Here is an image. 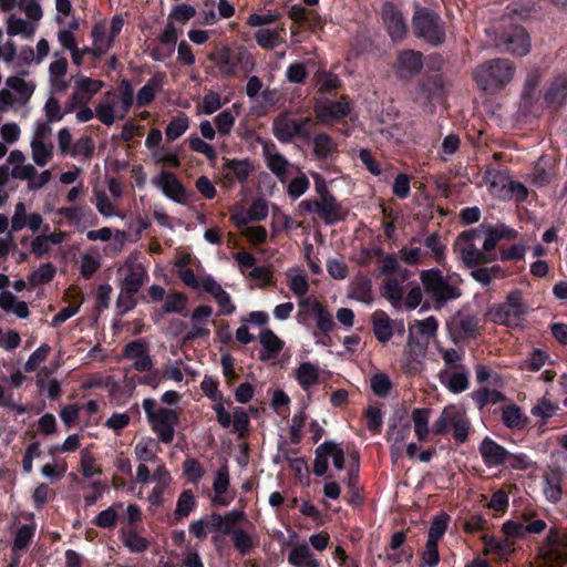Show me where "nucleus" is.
I'll return each instance as SVG.
<instances>
[{
  "label": "nucleus",
  "mask_w": 567,
  "mask_h": 567,
  "mask_svg": "<svg viewBox=\"0 0 567 567\" xmlns=\"http://www.w3.org/2000/svg\"><path fill=\"white\" fill-rule=\"evenodd\" d=\"M515 69L506 59H493L477 65L473 79L481 91L495 93L502 90L513 79Z\"/></svg>",
  "instance_id": "obj_1"
},
{
  "label": "nucleus",
  "mask_w": 567,
  "mask_h": 567,
  "mask_svg": "<svg viewBox=\"0 0 567 567\" xmlns=\"http://www.w3.org/2000/svg\"><path fill=\"white\" fill-rule=\"evenodd\" d=\"M425 296L433 301L435 310L462 296V289L437 268L423 270L420 275Z\"/></svg>",
  "instance_id": "obj_2"
},
{
  "label": "nucleus",
  "mask_w": 567,
  "mask_h": 567,
  "mask_svg": "<svg viewBox=\"0 0 567 567\" xmlns=\"http://www.w3.org/2000/svg\"><path fill=\"white\" fill-rule=\"evenodd\" d=\"M377 254L380 255L378 260L380 264L379 276L395 275V277H389L385 279L382 287V295L393 306H398L401 303L403 298V287L401 286V282L405 281L411 276V271L401 266L394 254L382 255V250L380 248L377 250Z\"/></svg>",
  "instance_id": "obj_3"
},
{
  "label": "nucleus",
  "mask_w": 567,
  "mask_h": 567,
  "mask_svg": "<svg viewBox=\"0 0 567 567\" xmlns=\"http://www.w3.org/2000/svg\"><path fill=\"white\" fill-rule=\"evenodd\" d=\"M528 307L518 289L511 291L505 301L488 308L486 315L496 324L516 328L522 324Z\"/></svg>",
  "instance_id": "obj_4"
},
{
  "label": "nucleus",
  "mask_w": 567,
  "mask_h": 567,
  "mask_svg": "<svg viewBox=\"0 0 567 567\" xmlns=\"http://www.w3.org/2000/svg\"><path fill=\"white\" fill-rule=\"evenodd\" d=\"M212 61L224 78H234L237 74V66L244 74L255 70L256 63L246 48H239L235 54L229 48L216 49L209 55Z\"/></svg>",
  "instance_id": "obj_5"
},
{
  "label": "nucleus",
  "mask_w": 567,
  "mask_h": 567,
  "mask_svg": "<svg viewBox=\"0 0 567 567\" xmlns=\"http://www.w3.org/2000/svg\"><path fill=\"white\" fill-rule=\"evenodd\" d=\"M155 400L151 398L143 400V409L152 430L157 434L161 442L169 444L174 439L175 426L179 421L178 413L166 408L155 410Z\"/></svg>",
  "instance_id": "obj_6"
},
{
  "label": "nucleus",
  "mask_w": 567,
  "mask_h": 567,
  "mask_svg": "<svg viewBox=\"0 0 567 567\" xmlns=\"http://www.w3.org/2000/svg\"><path fill=\"white\" fill-rule=\"evenodd\" d=\"M484 234V224L478 227L461 233L454 244L464 265L468 268L488 264L495 260V256H487L477 247Z\"/></svg>",
  "instance_id": "obj_7"
},
{
  "label": "nucleus",
  "mask_w": 567,
  "mask_h": 567,
  "mask_svg": "<svg viewBox=\"0 0 567 567\" xmlns=\"http://www.w3.org/2000/svg\"><path fill=\"white\" fill-rule=\"evenodd\" d=\"M412 25L414 34L431 45L437 47L445 41V27L441 17L427 9L419 8L413 14Z\"/></svg>",
  "instance_id": "obj_8"
},
{
  "label": "nucleus",
  "mask_w": 567,
  "mask_h": 567,
  "mask_svg": "<svg viewBox=\"0 0 567 567\" xmlns=\"http://www.w3.org/2000/svg\"><path fill=\"white\" fill-rule=\"evenodd\" d=\"M313 125L311 117L295 120L287 113L279 114L272 123V133L281 143H291L293 140L308 141L311 136L310 127Z\"/></svg>",
  "instance_id": "obj_9"
},
{
  "label": "nucleus",
  "mask_w": 567,
  "mask_h": 567,
  "mask_svg": "<svg viewBox=\"0 0 567 567\" xmlns=\"http://www.w3.org/2000/svg\"><path fill=\"white\" fill-rule=\"evenodd\" d=\"M35 85L20 76L6 79L4 87L0 90V110L7 111L14 106H24L33 95Z\"/></svg>",
  "instance_id": "obj_10"
},
{
  "label": "nucleus",
  "mask_w": 567,
  "mask_h": 567,
  "mask_svg": "<svg viewBox=\"0 0 567 567\" xmlns=\"http://www.w3.org/2000/svg\"><path fill=\"white\" fill-rule=\"evenodd\" d=\"M152 184L159 188L167 198L177 204L184 205L189 199L188 192L172 172L162 171L157 176L152 178Z\"/></svg>",
  "instance_id": "obj_11"
},
{
  "label": "nucleus",
  "mask_w": 567,
  "mask_h": 567,
  "mask_svg": "<svg viewBox=\"0 0 567 567\" xmlns=\"http://www.w3.org/2000/svg\"><path fill=\"white\" fill-rule=\"evenodd\" d=\"M318 193L320 195V208L318 216L324 221L326 225H334L343 220L348 210L338 203L337 198L327 189V187L318 186Z\"/></svg>",
  "instance_id": "obj_12"
},
{
  "label": "nucleus",
  "mask_w": 567,
  "mask_h": 567,
  "mask_svg": "<svg viewBox=\"0 0 567 567\" xmlns=\"http://www.w3.org/2000/svg\"><path fill=\"white\" fill-rule=\"evenodd\" d=\"M497 47L511 54L525 55L530 50V40L525 29L515 25L502 35Z\"/></svg>",
  "instance_id": "obj_13"
},
{
  "label": "nucleus",
  "mask_w": 567,
  "mask_h": 567,
  "mask_svg": "<svg viewBox=\"0 0 567 567\" xmlns=\"http://www.w3.org/2000/svg\"><path fill=\"white\" fill-rule=\"evenodd\" d=\"M427 341L415 336L413 328H409L408 342L403 352L402 368L405 371H415L426 354Z\"/></svg>",
  "instance_id": "obj_14"
},
{
  "label": "nucleus",
  "mask_w": 567,
  "mask_h": 567,
  "mask_svg": "<svg viewBox=\"0 0 567 567\" xmlns=\"http://www.w3.org/2000/svg\"><path fill=\"white\" fill-rule=\"evenodd\" d=\"M382 19L392 40H402L406 35L408 28L403 14L393 3H384Z\"/></svg>",
  "instance_id": "obj_15"
},
{
  "label": "nucleus",
  "mask_w": 567,
  "mask_h": 567,
  "mask_svg": "<svg viewBox=\"0 0 567 567\" xmlns=\"http://www.w3.org/2000/svg\"><path fill=\"white\" fill-rule=\"evenodd\" d=\"M350 113V104L343 97L341 101L322 100L315 105V114L319 122L324 123L341 120Z\"/></svg>",
  "instance_id": "obj_16"
},
{
  "label": "nucleus",
  "mask_w": 567,
  "mask_h": 567,
  "mask_svg": "<svg viewBox=\"0 0 567 567\" xmlns=\"http://www.w3.org/2000/svg\"><path fill=\"white\" fill-rule=\"evenodd\" d=\"M51 133V130L48 125H41L38 127L32 141H31V151H32V159L38 166L47 165L52 158V145H47L45 140Z\"/></svg>",
  "instance_id": "obj_17"
},
{
  "label": "nucleus",
  "mask_w": 567,
  "mask_h": 567,
  "mask_svg": "<svg viewBox=\"0 0 567 567\" xmlns=\"http://www.w3.org/2000/svg\"><path fill=\"white\" fill-rule=\"evenodd\" d=\"M423 68V55L419 51L405 50L398 56L396 73L401 79L417 75Z\"/></svg>",
  "instance_id": "obj_18"
},
{
  "label": "nucleus",
  "mask_w": 567,
  "mask_h": 567,
  "mask_svg": "<svg viewBox=\"0 0 567 567\" xmlns=\"http://www.w3.org/2000/svg\"><path fill=\"white\" fill-rule=\"evenodd\" d=\"M439 381L452 393H461L468 388L470 370L461 369H442L437 374Z\"/></svg>",
  "instance_id": "obj_19"
},
{
  "label": "nucleus",
  "mask_w": 567,
  "mask_h": 567,
  "mask_svg": "<svg viewBox=\"0 0 567 567\" xmlns=\"http://www.w3.org/2000/svg\"><path fill=\"white\" fill-rule=\"evenodd\" d=\"M450 329L458 338L475 339L478 334V318L475 315L457 312L451 319Z\"/></svg>",
  "instance_id": "obj_20"
},
{
  "label": "nucleus",
  "mask_w": 567,
  "mask_h": 567,
  "mask_svg": "<svg viewBox=\"0 0 567 567\" xmlns=\"http://www.w3.org/2000/svg\"><path fill=\"white\" fill-rule=\"evenodd\" d=\"M516 235V231L513 228H509L506 225H497L496 227H489L484 224V234L482 237V251L487 256H495L494 252L495 247L502 238L512 239Z\"/></svg>",
  "instance_id": "obj_21"
},
{
  "label": "nucleus",
  "mask_w": 567,
  "mask_h": 567,
  "mask_svg": "<svg viewBox=\"0 0 567 567\" xmlns=\"http://www.w3.org/2000/svg\"><path fill=\"white\" fill-rule=\"evenodd\" d=\"M480 453L487 467H496L505 464L509 452L489 437H485L480 444Z\"/></svg>",
  "instance_id": "obj_22"
},
{
  "label": "nucleus",
  "mask_w": 567,
  "mask_h": 567,
  "mask_svg": "<svg viewBox=\"0 0 567 567\" xmlns=\"http://www.w3.org/2000/svg\"><path fill=\"white\" fill-rule=\"evenodd\" d=\"M124 357L133 361L136 371H148L153 367L147 346L141 341H132L124 348Z\"/></svg>",
  "instance_id": "obj_23"
},
{
  "label": "nucleus",
  "mask_w": 567,
  "mask_h": 567,
  "mask_svg": "<svg viewBox=\"0 0 567 567\" xmlns=\"http://www.w3.org/2000/svg\"><path fill=\"white\" fill-rule=\"evenodd\" d=\"M293 377L303 391H309L319 383L320 368L312 362H302L293 372Z\"/></svg>",
  "instance_id": "obj_24"
},
{
  "label": "nucleus",
  "mask_w": 567,
  "mask_h": 567,
  "mask_svg": "<svg viewBox=\"0 0 567 567\" xmlns=\"http://www.w3.org/2000/svg\"><path fill=\"white\" fill-rule=\"evenodd\" d=\"M372 329L375 339L381 343H386L393 337V323L386 312L377 310L371 317Z\"/></svg>",
  "instance_id": "obj_25"
},
{
  "label": "nucleus",
  "mask_w": 567,
  "mask_h": 567,
  "mask_svg": "<svg viewBox=\"0 0 567 567\" xmlns=\"http://www.w3.org/2000/svg\"><path fill=\"white\" fill-rule=\"evenodd\" d=\"M349 297L370 305L373 301L372 282L365 276L355 277L349 286Z\"/></svg>",
  "instance_id": "obj_26"
},
{
  "label": "nucleus",
  "mask_w": 567,
  "mask_h": 567,
  "mask_svg": "<svg viewBox=\"0 0 567 567\" xmlns=\"http://www.w3.org/2000/svg\"><path fill=\"white\" fill-rule=\"evenodd\" d=\"M230 534L233 545L241 556L248 555L254 548L259 546V537L255 534H249L243 528H235Z\"/></svg>",
  "instance_id": "obj_27"
},
{
  "label": "nucleus",
  "mask_w": 567,
  "mask_h": 567,
  "mask_svg": "<svg viewBox=\"0 0 567 567\" xmlns=\"http://www.w3.org/2000/svg\"><path fill=\"white\" fill-rule=\"evenodd\" d=\"M259 341L264 348V352L260 353L262 361L275 358L284 348V342L270 329L261 330Z\"/></svg>",
  "instance_id": "obj_28"
},
{
  "label": "nucleus",
  "mask_w": 567,
  "mask_h": 567,
  "mask_svg": "<svg viewBox=\"0 0 567 567\" xmlns=\"http://www.w3.org/2000/svg\"><path fill=\"white\" fill-rule=\"evenodd\" d=\"M561 474L558 471H549L544 476V495L550 503H558L563 496Z\"/></svg>",
  "instance_id": "obj_29"
},
{
  "label": "nucleus",
  "mask_w": 567,
  "mask_h": 567,
  "mask_svg": "<svg viewBox=\"0 0 567 567\" xmlns=\"http://www.w3.org/2000/svg\"><path fill=\"white\" fill-rule=\"evenodd\" d=\"M301 308H311V311L316 315L317 318V327L322 332H330L333 327V318L332 315L319 302H310L309 299H302L299 302Z\"/></svg>",
  "instance_id": "obj_30"
},
{
  "label": "nucleus",
  "mask_w": 567,
  "mask_h": 567,
  "mask_svg": "<svg viewBox=\"0 0 567 567\" xmlns=\"http://www.w3.org/2000/svg\"><path fill=\"white\" fill-rule=\"evenodd\" d=\"M288 563L296 567H319V561L313 557L307 544L295 545L288 555Z\"/></svg>",
  "instance_id": "obj_31"
},
{
  "label": "nucleus",
  "mask_w": 567,
  "mask_h": 567,
  "mask_svg": "<svg viewBox=\"0 0 567 567\" xmlns=\"http://www.w3.org/2000/svg\"><path fill=\"white\" fill-rule=\"evenodd\" d=\"M93 45L91 48L92 55L99 58L105 54L113 45L114 39L111 38L105 29V25L99 23L92 29Z\"/></svg>",
  "instance_id": "obj_32"
},
{
  "label": "nucleus",
  "mask_w": 567,
  "mask_h": 567,
  "mask_svg": "<svg viewBox=\"0 0 567 567\" xmlns=\"http://www.w3.org/2000/svg\"><path fill=\"white\" fill-rule=\"evenodd\" d=\"M410 422L403 415H398L392 419L388 431V441L390 444L403 445V442L410 435Z\"/></svg>",
  "instance_id": "obj_33"
},
{
  "label": "nucleus",
  "mask_w": 567,
  "mask_h": 567,
  "mask_svg": "<svg viewBox=\"0 0 567 567\" xmlns=\"http://www.w3.org/2000/svg\"><path fill=\"white\" fill-rule=\"evenodd\" d=\"M147 279L148 275L146 269L142 265H137L121 281L120 288L125 290V293H137Z\"/></svg>",
  "instance_id": "obj_34"
},
{
  "label": "nucleus",
  "mask_w": 567,
  "mask_h": 567,
  "mask_svg": "<svg viewBox=\"0 0 567 567\" xmlns=\"http://www.w3.org/2000/svg\"><path fill=\"white\" fill-rule=\"evenodd\" d=\"M162 82L163 79L159 75L151 78L147 83L138 90L135 99L136 106L144 107L151 104L155 99L156 92L162 90Z\"/></svg>",
  "instance_id": "obj_35"
},
{
  "label": "nucleus",
  "mask_w": 567,
  "mask_h": 567,
  "mask_svg": "<svg viewBox=\"0 0 567 567\" xmlns=\"http://www.w3.org/2000/svg\"><path fill=\"white\" fill-rule=\"evenodd\" d=\"M74 81V90L79 92L84 99L87 96L90 102L92 96L96 94L103 86L104 83L100 80H93L82 73H76L72 76Z\"/></svg>",
  "instance_id": "obj_36"
},
{
  "label": "nucleus",
  "mask_w": 567,
  "mask_h": 567,
  "mask_svg": "<svg viewBox=\"0 0 567 567\" xmlns=\"http://www.w3.org/2000/svg\"><path fill=\"white\" fill-rule=\"evenodd\" d=\"M487 184L489 192L499 198H507L508 197V186L511 184V177L499 171L489 172L487 177Z\"/></svg>",
  "instance_id": "obj_37"
},
{
  "label": "nucleus",
  "mask_w": 567,
  "mask_h": 567,
  "mask_svg": "<svg viewBox=\"0 0 567 567\" xmlns=\"http://www.w3.org/2000/svg\"><path fill=\"white\" fill-rule=\"evenodd\" d=\"M264 155L268 168L280 178L285 176L289 163L280 153L276 152L275 145H266Z\"/></svg>",
  "instance_id": "obj_38"
},
{
  "label": "nucleus",
  "mask_w": 567,
  "mask_h": 567,
  "mask_svg": "<svg viewBox=\"0 0 567 567\" xmlns=\"http://www.w3.org/2000/svg\"><path fill=\"white\" fill-rule=\"evenodd\" d=\"M461 412L453 408H445L441 412L440 416L434 421L432 431L435 434L444 435L452 431L454 422L461 416Z\"/></svg>",
  "instance_id": "obj_39"
},
{
  "label": "nucleus",
  "mask_w": 567,
  "mask_h": 567,
  "mask_svg": "<svg viewBox=\"0 0 567 567\" xmlns=\"http://www.w3.org/2000/svg\"><path fill=\"white\" fill-rule=\"evenodd\" d=\"M228 487H229V473H228L227 465L224 464L223 466H220L217 470V472L215 474L214 483H213V489L216 494V496L214 498L215 503L224 505V506H227L229 504V502L223 497V495L227 492Z\"/></svg>",
  "instance_id": "obj_40"
},
{
  "label": "nucleus",
  "mask_w": 567,
  "mask_h": 567,
  "mask_svg": "<svg viewBox=\"0 0 567 567\" xmlns=\"http://www.w3.org/2000/svg\"><path fill=\"white\" fill-rule=\"evenodd\" d=\"M114 97L115 95L112 92H106L95 107V116L107 126L115 122Z\"/></svg>",
  "instance_id": "obj_41"
},
{
  "label": "nucleus",
  "mask_w": 567,
  "mask_h": 567,
  "mask_svg": "<svg viewBox=\"0 0 567 567\" xmlns=\"http://www.w3.org/2000/svg\"><path fill=\"white\" fill-rule=\"evenodd\" d=\"M430 414L431 409L427 408H416L412 411L411 419L413 421L414 432L419 441H424L429 435Z\"/></svg>",
  "instance_id": "obj_42"
},
{
  "label": "nucleus",
  "mask_w": 567,
  "mask_h": 567,
  "mask_svg": "<svg viewBox=\"0 0 567 567\" xmlns=\"http://www.w3.org/2000/svg\"><path fill=\"white\" fill-rule=\"evenodd\" d=\"M337 152V144L327 134L320 133L313 137V155L318 159H327Z\"/></svg>",
  "instance_id": "obj_43"
},
{
  "label": "nucleus",
  "mask_w": 567,
  "mask_h": 567,
  "mask_svg": "<svg viewBox=\"0 0 567 567\" xmlns=\"http://www.w3.org/2000/svg\"><path fill=\"white\" fill-rule=\"evenodd\" d=\"M34 534H35V523L34 522L19 527L16 533L14 539H13L12 551L16 555H19L21 551L25 550L29 547V545L31 544V542L34 537Z\"/></svg>",
  "instance_id": "obj_44"
},
{
  "label": "nucleus",
  "mask_w": 567,
  "mask_h": 567,
  "mask_svg": "<svg viewBox=\"0 0 567 567\" xmlns=\"http://www.w3.org/2000/svg\"><path fill=\"white\" fill-rule=\"evenodd\" d=\"M406 539V535L404 532H395L392 535L391 543L389 548L386 549V559L392 564H399L403 556L405 555L406 559L412 557V554H406L404 550L399 551Z\"/></svg>",
  "instance_id": "obj_45"
},
{
  "label": "nucleus",
  "mask_w": 567,
  "mask_h": 567,
  "mask_svg": "<svg viewBox=\"0 0 567 567\" xmlns=\"http://www.w3.org/2000/svg\"><path fill=\"white\" fill-rule=\"evenodd\" d=\"M195 496L190 489H186L182 492V494L178 496L176 508L174 511V517L177 520H183L189 516V514L195 509Z\"/></svg>",
  "instance_id": "obj_46"
},
{
  "label": "nucleus",
  "mask_w": 567,
  "mask_h": 567,
  "mask_svg": "<svg viewBox=\"0 0 567 567\" xmlns=\"http://www.w3.org/2000/svg\"><path fill=\"white\" fill-rule=\"evenodd\" d=\"M282 31H284V29H280V30L259 29L255 33L256 42L262 49L272 50L284 41L281 38Z\"/></svg>",
  "instance_id": "obj_47"
},
{
  "label": "nucleus",
  "mask_w": 567,
  "mask_h": 567,
  "mask_svg": "<svg viewBox=\"0 0 567 567\" xmlns=\"http://www.w3.org/2000/svg\"><path fill=\"white\" fill-rule=\"evenodd\" d=\"M526 417H524L522 410L516 404L507 405L502 412L503 424L512 430L522 429L525 425Z\"/></svg>",
  "instance_id": "obj_48"
},
{
  "label": "nucleus",
  "mask_w": 567,
  "mask_h": 567,
  "mask_svg": "<svg viewBox=\"0 0 567 567\" xmlns=\"http://www.w3.org/2000/svg\"><path fill=\"white\" fill-rule=\"evenodd\" d=\"M472 398L480 410L487 404H497L505 401V395L497 390H489L486 388L478 389L472 394Z\"/></svg>",
  "instance_id": "obj_49"
},
{
  "label": "nucleus",
  "mask_w": 567,
  "mask_h": 567,
  "mask_svg": "<svg viewBox=\"0 0 567 567\" xmlns=\"http://www.w3.org/2000/svg\"><path fill=\"white\" fill-rule=\"evenodd\" d=\"M55 272V266L52 262H45L29 275L28 281L32 287H38L50 282L54 278Z\"/></svg>",
  "instance_id": "obj_50"
},
{
  "label": "nucleus",
  "mask_w": 567,
  "mask_h": 567,
  "mask_svg": "<svg viewBox=\"0 0 567 567\" xmlns=\"http://www.w3.org/2000/svg\"><path fill=\"white\" fill-rule=\"evenodd\" d=\"M546 103L553 109H558L567 101L566 82H555L545 95Z\"/></svg>",
  "instance_id": "obj_51"
},
{
  "label": "nucleus",
  "mask_w": 567,
  "mask_h": 567,
  "mask_svg": "<svg viewBox=\"0 0 567 567\" xmlns=\"http://www.w3.org/2000/svg\"><path fill=\"white\" fill-rule=\"evenodd\" d=\"M410 328H413V332L419 333L423 341H427L435 337L439 329V321L435 317L430 316L423 320H416Z\"/></svg>",
  "instance_id": "obj_52"
},
{
  "label": "nucleus",
  "mask_w": 567,
  "mask_h": 567,
  "mask_svg": "<svg viewBox=\"0 0 567 567\" xmlns=\"http://www.w3.org/2000/svg\"><path fill=\"white\" fill-rule=\"evenodd\" d=\"M34 33V28L30 25L22 18L10 16L7 22V34L10 37L22 35L27 39L31 38Z\"/></svg>",
  "instance_id": "obj_53"
},
{
  "label": "nucleus",
  "mask_w": 567,
  "mask_h": 567,
  "mask_svg": "<svg viewBox=\"0 0 567 567\" xmlns=\"http://www.w3.org/2000/svg\"><path fill=\"white\" fill-rule=\"evenodd\" d=\"M58 40L60 44L71 52L73 64L80 66L81 65V56L79 52V48L75 42L74 34L71 30H60L58 33Z\"/></svg>",
  "instance_id": "obj_54"
},
{
  "label": "nucleus",
  "mask_w": 567,
  "mask_h": 567,
  "mask_svg": "<svg viewBox=\"0 0 567 567\" xmlns=\"http://www.w3.org/2000/svg\"><path fill=\"white\" fill-rule=\"evenodd\" d=\"M189 120L186 115L173 117L165 128V135L168 141H175L181 137L188 128Z\"/></svg>",
  "instance_id": "obj_55"
},
{
  "label": "nucleus",
  "mask_w": 567,
  "mask_h": 567,
  "mask_svg": "<svg viewBox=\"0 0 567 567\" xmlns=\"http://www.w3.org/2000/svg\"><path fill=\"white\" fill-rule=\"evenodd\" d=\"M449 520L450 516L444 512L436 515L429 528L427 539L437 543L445 534Z\"/></svg>",
  "instance_id": "obj_56"
},
{
  "label": "nucleus",
  "mask_w": 567,
  "mask_h": 567,
  "mask_svg": "<svg viewBox=\"0 0 567 567\" xmlns=\"http://www.w3.org/2000/svg\"><path fill=\"white\" fill-rule=\"evenodd\" d=\"M187 305V297L181 292H174L166 296L163 312L164 313H182Z\"/></svg>",
  "instance_id": "obj_57"
},
{
  "label": "nucleus",
  "mask_w": 567,
  "mask_h": 567,
  "mask_svg": "<svg viewBox=\"0 0 567 567\" xmlns=\"http://www.w3.org/2000/svg\"><path fill=\"white\" fill-rule=\"evenodd\" d=\"M56 214L78 226L91 214V210L89 207H61Z\"/></svg>",
  "instance_id": "obj_58"
},
{
  "label": "nucleus",
  "mask_w": 567,
  "mask_h": 567,
  "mask_svg": "<svg viewBox=\"0 0 567 567\" xmlns=\"http://www.w3.org/2000/svg\"><path fill=\"white\" fill-rule=\"evenodd\" d=\"M183 474L193 484H197L205 475V470L200 463L193 457H188L183 463Z\"/></svg>",
  "instance_id": "obj_59"
},
{
  "label": "nucleus",
  "mask_w": 567,
  "mask_h": 567,
  "mask_svg": "<svg viewBox=\"0 0 567 567\" xmlns=\"http://www.w3.org/2000/svg\"><path fill=\"white\" fill-rule=\"evenodd\" d=\"M43 110L48 124L60 122L66 115L65 110L61 107L60 101L53 96L47 100Z\"/></svg>",
  "instance_id": "obj_60"
},
{
  "label": "nucleus",
  "mask_w": 567,
  "mask_h": 567,
  "mask_svg": "<svg viewBox=\"0 0 567 567\" xmlns=\"http://www.w3.org/2000/svg\"><path fill=\"white\" fill-rule=\"evenodd\" d=\"M227 175H233L237 181L244 182L248 178L250 167L248 161H227L225 164Z\"/></svg>",
  "instance_id": "obj_61"
},
{
  "label": "nucleus",
  "mask_w": 567,
  "mask_h": 567,
  "mask_svg": "<svg viewBox=\"0 0 567 567\" xmlns=\"http://www.w3.org/2000/svg\"><path fill=\"white\" fill-rule=\"evenodd\" d=\"M330 446V441L320 444L316 450V457L313 461V474L316 476H323L328 471V455L326 450Z\"/></svg>",
  "instance_id": "obj_62"
},
{
  "label": "nucleus",
  "mask_w": 567,
  "mask_h": 567,
  "mask_svg": "<svg viewBox=\"0 0 567 567\" xmlns=\"http://www.w3.org/2000/svg\"><path fill=\"white\" fill-rule=\"evenodd\" d=\"M81 470L85 478H92L94 475L102 473L101 468L96 465L95 458L92 453L84 449L81 451Z\"/></svg>",
  "instance_id": "obj_63"
},
{
  "label": "nucleus",
  "mask_w": 567,
  "mask_h": 567,
  "mask_svg": "<svg viewBox=\"0 0 567 567\" xmlns=\"http://www.w3.org/2000/svg\"><path fill=\"white\" fill-rule=\"evenodd\" d=\"M94 152L93 140L89 136L79 138L71 147L69 155L72 157L84 156L90 158Z\"/></svg>",
  "instance_id": "obj_64"
}]
</instances>
